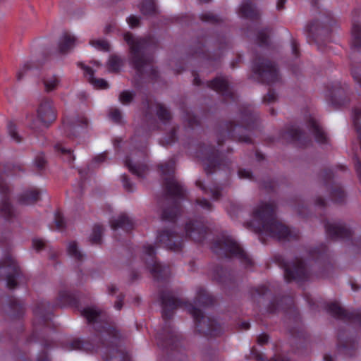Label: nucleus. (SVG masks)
I'll return each instance as SVG.
<instances>
[{"label": "nucleus", "mask_w": 361, "mask_h": 361, "mask_svg": "<svg viewBox=\"0 0 361 361\" xmlns=\"http://www.w3.org/2000/svg\"><path fill=\"white\" fill-rule=\"evenodd\" d=\"M125 165L128 167L129 171L134 175L140 178H144L146 173L148 171V167L145 164H133L130 159L127 158L125 161Z\"/></svg>", "instance_id": "nucleus-30"}, {"label": "nucleus", "mask_w": 361, "mask_h": 361, "mask_svg": "<svg viewBox=\"0 0 361 361\" xmlns=\"http://www.w3.org/2000/svg\"><path fill=\"white\" fill-rule=\"evenodd\" d=\"M156 114L160 121L164 123L169 121L172 116L170 111L162 104H157Z\"/></svg>", "instance_id": "nucleus-39"}, {"label": "nucleus", "mask_w": 361, "mask_h": 361, "mask_svg": "<svg viewBox=\"0 0 361 361\" xmlns=\"http://www.w3.org/2000/svg\"><path fill=\"white\" fill-rule=\"evenodd\" d=\"M159 168L164 176V187L166 195L171 197H183L185 189L183 185L173 177L175 171V161L172 159Z\"/></svg>", "instance_id": "nucleus-11"}, {"label": "nucleus", "mask_w": 361, "mask_h": 361, "mask_svg": "<svg viewBox=\"0 0 361 361\" xmlns=\"http://www.w3.org/2000/svg\"><path fill=\"white\" fill-rule=\"evenodd\" d=\"M34 163H35V166L39 169V170H43L45 169L46 166H47V159L44 157V154L43 153H39L35 159V161H34Z\"/></svg>", "instance_id": "nucleus-52"}, {"label": "nucleus", "mask_w": 361, "mask_h": 361, "mask_svg": "<svg viewBox=\"0 0 361 361\" xmlns=\"http://www.w3.org/2000/svg\"><path fill=\"white\" fill-rule=\"evenodd\" d=\"M0 212L6 220H11L15 216L13 207L6 197L1 200Z\"/></svg>", "instance_id": "nucleus-37"}, {"label": "nucleus", "mask_w": 361, "mask_h": 361, "mask_svg": "<svg viewBox=\"0 0 361 361\" xmlns=\"http://www.w3.org/2000/svg\"><path fill=\"white\" fill-rule=\"evenodd\" d=\"M53 306L49 302L42 301L34 309L35 316L42 322L45 323L50 319L51 310Z\"/></svg>", "instance_id": "nucleus-25"}, {"label": "nucleus", "mask_w": 361, "mask_h": 361, "mask_svg": "<svg viewBox=\"0 0 361 361\" xmlns=\"http://www.w3.org/2000/svg\"><path fill=\"white\" fill-rule=\"evenodd\" d=\"M78 300L75 297L68 291H61L59 294L56 305L57 306L71 305H75Z\"/></svg>", "instance_id": "nucleus-34"}, {"label": "nucleus", "mask_w": 361, "mask_h": 361, "mask_svg": "<svg viewBox=\"0 0 361 361\" xmlns=\"http://www.w3.org/2000/svg\"><path fill=\"white\" fill-rule=\"evenodd\" d=\"M52 100L43 98L37 110V121L46 128H48L56 118V113L52 104Z\"/></svg>", "instance_id": "nucleus-18"}, {"label": "nucleus", "mask_w": 361, "mask_h": 361, "mask_svg": "<svg viewBox=\"0 0 361 361\" xmlns=\"http://www.w3.org/2000/svg\"><path fill=\"white\" fill-rule=\"evenodd\" d=\"M104 232V228L101 225H94L92 233L90 235V240L92 244H100L102 242V236Z\"/></svg>", "instance_id": "nucleus-43"}, {"label": "nucleus", "mask_w": 361, "mask_h": 361, "mask_svg": "<svg viewBox=\"0 0 361 361\" xmlns=\"http://www.w3.org/2000/svg\"><path fill=\"white\" fill-rule=\"evenodd\" d=\"M90 44L93 47L104 51H109L110 50V45L106 40L97 39L90 41Z\"/></svg>", "instance_id": "nucleus-49"}, {"label": "nucleus", "mask_w": 361, "mask_h": 361, "mask_svg": "<svg viewBox=\"0 0 361 361\" xmlns=\"http://www.w3.org/2000/svg\"><path fill=\"white\" fill-rule=\"evenodd\" d=\"M34 68H37V66L33 65L32 63H30V62L25 63L23 65V66L22 67V68H20L19 70V71L17 73V80L18 81L21 80L23 79L24 75L26 73V72L28 70L32 69Z\"/></svg>", "instance_id": "nucleus-55"}, {"label": "nucleus", "mask_w": 361, "mask_h": 361, "mask_svg": "<svg viewBox=\"0 0 361 361\" xmlns=\"http://www.w3.org/2000/svg\"><path fill=\"white\" fill-rule=\"evenodd\" d=\"M55 148L61 152L66 160L69 163H72L75 160V157L73 155V152L71 149H66L60 144L56 145Z\"/></svg>", "instance_id": "nucleus-47"}, {"label": "nucleus", "mask_w": 361, "mask_h": 361, "mask_svg": "<svg viewBox=\"0 0 361 361\" xmlns=\"http://www.w3.org/2000/svg\"><path fill=\"white\" fill-rule=\"evenodd\" d=\"M239 15L250 20H257L259 17V13L255 5L251 2H243L239 8Z\"/></svg>", "instance_id": "nucleus-27"}, {"label": "nucleus", "mask_w": 361, "mask_h": 361, "mask_svg": "<svg viewBox=\"0 0 361 361\" xmlns=\"http://www.w3.org/2000/svg\"><path fill=\"white\" fill-rule=\"evenodd\" d=\"M214 303V298L203 288H200L193 303H185V305L195 320L197 331L204 335L216 336L221 332V326L213 318L205 316L200 309L210 307Z\"/></svg>", "instance_id": "nucleus-4"}, {"label": "nucleus", "mask_w": 361, "mask_h": 361, "mask_svg": "<svg viewBox=\"0 0 361 361\" xmlns=\"http://www.w3.org/2000/svg\"><path fill=\"white\" fill-rule=\"evenodd\" d=\"M177 140L176 137V128H173L169 135L164 139L161 140L162 145L166 146L173 144Z\"/></svg>", "instance_id": "nucleus-53"}, {"label": "nucleus", "mask_w": 361, "mask_h": 361, "mask_svg": "<svg viewBox=\"0 0 361 361\" xmlns=\"http://www.w3.org/2000/svg\"><path fill=\"white\" fill-rule=\"evenodd\" d=\"M157 242L164 248L175 252H181L184 247L183 236L169 228L158 231Z\"/></svg>", "instance_id": "nucleus-13"}, {"label": "nucleus", "mask_w": 361, "mask_h": 361, "mask_svg": "<svg viewBox=\"0 0 361 361\" xmlns=\"http://www.w3.org/2000/svg\"><path fill=\"white\" fill-rule=\"evenodd\" d=\"M40 200V191L37 189H30L23 191L19 196L18 201L23 205H30Z\"/></svg>", "instance_id": "nucleus-26"}, {"label": "nucleus", "mask_w": 361, "mask_h": 361, "mask_svg": "<svg viewBox=\"0 0 361 361\" xmlns=\"http://www.w3.org/2000/svg\"><path fill=\"white\" fill-rule=\"evenodd\" d=\"M81 314L87 319L88 323L94 324V329L101 334H105L115 339L120 337L119 331L115 324L104 312L93 307H87L83 309Z\"/></svg>", "instance_id": "nucleus-8"}, {"label": "nucleus", "mask_w": 361, "mask_h": 361, "mask_svg": "<svg viewBox=\"0 0 361 361\" xmlns=\"http://www.w3.org/2000/svg\"><path fill=\"white\" fill-rule=\"evenodd\" d=\"M185 236L195 242H202L206 236L207 228L200 221H190L185 224Z\"/></svg>", "instance_id": "nucleus-20"}, {"label": "nucleus", "mask_w": 361, "mask_h": 361, "mask_svg": "<svg viewBox=\"0 0 361 361\" xmlns=\"http://www.w3.org/2000/svg\"><path fill=\"white\" fill-rule=\"evenodd\" d=\"M276 259L279 265L283 267L284 277L288 282L302 281L308 279L310 272L302 259L295 258L291 263L286 262L281 256Z\"/></svg>", "instance_id": "nucleus-10"}, {"label": "nucleus", "mask_w": 361, "mask_h": 361, "mask_svg": "<svg viewBox=\"0 0 361 361\" xmlns=\"http://www.w3.org/2000/svg\"><path fill=\"white\" fill-rule=\"evenodd\" d=\"M84 70L85 71L86 73L89 75V80L90 82L96 87L100 88V89H106L109 87L108 82L102 78H94V70L88 66H84Z\"/></svg>", "instance_id": "nucleus-36"}, {"label": "nucleus", "mask_w": 361, "mask_h": 361, "mask_svg": "<svg viewBox=\"0 0 361 361\" xmlns=\"http://www.w3.org/2000/svg\"><path fill=\"white\" fill-rule=\"evenodd\" d=\"M207 87L221 94L226 102L235 100V94L230 87L228 78L226 77L218 76L210 81H207Z\"/></svg>", "instance_id": "nucleus-19"}, {"label": "nucleus", "mask_w": 361, "mask_h": 361, "mask_svg": "<svg viewBox=\"0 0 361 361\" xmlns=\"http://www.w3.org/2000/svg\"><path fill=\"white\" fill-rule=\"evenodd\" d=\"M76 38L68 32H64L59 41V51L65 54L72 50L75 46Z\"/></svg>", "instance_id": "nucleus-28"}, {"label": "nucleus", "mask_w": 361, "mask_h": 361, "mask_svg": "<svg viewBox=\"0 0 361 361\" xmlns=\"http://www.w3.org/2000/svg\"><path fill=\"white\" fill-rule=\"evenodd\" d=\"M68 254L78 260H82L83 255L78 248L75 242H71L68 247Z\"/></svg>", "instance_id": "nucleus-46"}, {"label": "nucleus", "mask_w": 361, "mask_h": 361, "mask_svg": "<svg viewBox=\"0 0 361 361\" xmlns=\"http://www.w3.org/2000/svg\"><path fill=\"white\" fill-rule=\"evenodd\" d=\"M6 168L8 171H11L13 173H16L18 171H23L24 168L21 164H13L9 163L7 164Z\"/></svg>", "instance_id": "nucleus-63"}, {"label": "nucleus", "mask_w": 361, "mask_h": 361, "mask_svg": "<svg viewBox=\"0 0 361 361\" xmlns=\"http://www.w3.org/2000/svg\"><path fill=\"white\" fill-rule=\"evenodd\" d=\"M0 274L5 276L7 286L15 288L17 285L16 279L20 276L21 271L16 260L11 255L6 257L0 263Z\"/></svg>", "instance_id": "nucleus-15"}, {"label": "nucleus", "mask_w": 361, "mask_h": 361, "mask_svg": "<svg viewBox=\"0 0 361 361\" xmlns=\"http://www.w3.org/2000/svg\"><path fill=\"white\" fill-rule=\"evenodd\" d=\"M180 213V207L177 201H173L172 205L163 209L161 219L164 221L173 222Z\"/></svg>", "instance_id": "nucleus-29"}, {"label": "nucleus", "mask_w": 361, "mask_h": 361, "mask_svg": "<svg viewBox=\"0 0 361 361\" xmlns=\"http://www.w3.org/2000/svg\"><path fill=\"white\" fill-rule=\"evenodd\" d=\"M196 156L202 162L204 171L208 176L228 168V161L221 157L219 151L209 143L200 144Z\"/></svg>", "instance_id": "nucleus-7"}, {"label": "nucleus", "mask_w": 361, "mask_h": 361, "mask_svg": "<svg viewBox=\"0 0 361 361\" xmlns=\"http://www.w3.org/2000/svg\"><path fill=\"white\" fill-rule=\"evenodd\" d=\"M191 54L195 56H200L202 55L204 56L206 55V53L204 50L203 44L200 42H198L197 44L194 45L192 47Z\"/></svg>", "instance_id": "nucleus-60"}, {"label": "nucleus", "mask_w": 361, "mask_h": 361, "mask_svg": "<svg viewBox=\"0 0 361 361\" xmlns=\"http://www.w3.org/2000/svg\"><path fill=\"white\" fill-rule=\"evenodd\" d=\"M94 348L92 343L87 340H82L80 338L73 339L70 343V350H80L85 352H90Z\"/></svg>", "instance_id": "nucleus-31"}, {"label": "nucleus", "mask_w": 361, "mask_h": 361, "mask_svg": "<svg viewBox=\"0 0 361 361\" xmlns=\"http://www.w3.org/2000/svg\"><path fill=\"white\" fill-rule=\"evenodd\" d=\"M276 204L262 202L253 211V221L244 226L255 233L264 232L279 240H292L298 238L297 232L291 231L276 219Z\"/></svg>", "instance_id": "nucleus-2"}, {"label": "nucleus", "mask_w": 361, "mask_h": 361, "mask_svg": "<svg viewBox=\"0 0 361 361\" xmlns=\"http://www.w3.org/2000/svg\"><path fill=\"white\" fill-rule=\"evenodd\" d=\"M253 71L263 83L270 85L280 80L276 64L267 59L256 56L253 60Z\"/></svg>", "instance_id": "nucleus-9"}, {"label": "nucleus", "mask_w": 361, "mask_h": 361, "mask_svg": "<svg viewBox=\"0 0 361 361\" xmlns=\"http://www.w3.org/2000/svg\"><path fill=\"white\" fill-rule=\"evenodd\" d=\"M259 116L255 110L250 105L243 104L240 106L238 113L234 120L225 123L219 131L217 135L218 145L220 146L224 142L226 134L238 137L239 142L251 143L249 136L240 135L242 129L254 130L258 127Z\"/></svg>", "instance_id": "nucleus-3"}, {"label": "nucleus", "mask_w": 361, "mask_h": 361, "mask_svg": "<svg viewBox=\"0 0 361 361\" xmlns=\"http://www.w3.org/2000/svg\"><path fill=\"white\" fill-rule=\"evenodd\" d=\"M154 246L147 245L144 246V259L147 269L157 280L166 278L170 274L169 267L163 265L157 262Z\"/></svg>", "instance_id": "nucleus-12"}, {"label": "nucleus", "mask_w": 361, "mask_h": 361, "mask_svg": "<svg viewBox=\"0 0 361 361\" xmlns=\"http://www.w3.org/2000/svg\"><path fill=\"white\" fill-rule=\"evenodd\" d=\"M271 33V29L265 27L261 29L257 32V39L260 46L267 47L269 45V37Z\"/></svg>", "instance_id": "nucleus-41"}, {"label": "nucleus", "mask_w": 361, "mask_h": 361, "mask_svg": "<svg viewBox=\"0 0 361 361\" xmlns=\"http://www.w3.org/2000/svg\"><path fill=\"white\" fill-rule=\"evenodd\" d=\"M110 224L114 230L121 228L126 231H131L134 226L133 219L126 214H121L117 218L111 220Z\"/></svg>", "instance_id": "nucleus-23"}, {"label": "nucleus", "mask_w": 361, "mask_h": 361, "mask_svg": "<svg viewBox=\"0 0 361 361\" xmlns=\"http://www.w3.org/2000/svg\"><path fill=\"white\" fill-rule=\"evenodd\" d=\"M283 137L294 142L299 147H306L311 143V140L299 128L292 126L283 135Z\"/></svg>", "instance_id": "nucleus-21"}, {"label": "nucleus", "mask_w": 361, "mask_h": 361, "mask_svg": "<svg viewBox=\"0 0 361 361\" xmlns=\"http://www.w3.org/2000/svg\"><path fill=\"white\" fill-rule=\"evenodd\" d=\"M46 92H50L57 89L59 84V79L56 75L46 77L42 80Z\"/></svg>", "instance_id": "nucleus-40"}, {"label": "nucleus", "mask_w": 361, "mask_h": 361, "mask_svg": "<svg viewBox=\"0 0 361 361\" xmlns=\"http://www.w3.org/2000/svg\"><path fill=\"white\" fill-rule=\"evenodd\" d=\"M333 177V172L330 169H325L319 173L321 182L326 188L331 185L330 197L331 200L335 203L342 204L345 201V192L340 185L332 183Z\"/></svg>", "instance_id": "nucleus-16"}, {"label": "nucleus", "mask_w": 361, "mask_h": 361, "mask_svg": "<svg viewBox=\"0 0 361 361\" xmlns=\"http://www.w3.org/2000/svg\"><path fill=\"white\" fill-rule=\"evenodd\" d=\"M138 8L143 16H154L157 13L154 0H142Z\"/></svg>", "instance_id": "nucleus-32"}, {"label": "nucleus", "mask_w": 361, "mask_h": 361, "mask_svg": "<svg viewBox=\"0 0 361 361\" xmlns=\"http://www.w3.org/2000/svg\"><path fill=\"white\" fill-rule=\"evenodd\" d=\"M229 275L228 271L221 267H216L213 269V277L215 280L224 283Z\"/></svg>", "instance_id": "nucleus-44"}, {"label": "nucleus", "mask_w": 361, "mask_h": 361, "mask_svg": "<svg viewBox=\"0 0 361 361\" xmlns=\"http://www.w3.org/2000/svg\"><path fill=\"white\" fill-rule=\"evenodd\" d=\"M127 22L130 27H137L140 25V18L134 15H131L127 18Z\"/></svg>", "instance_id": "nucleus-62"}, {"label": "nucleus", "mask_w": 361, "mask_h": 361, "mask_svg": "<svg viewBox=\"0 0 361 361\" xmlns=\"http://www.w3.org/2000/svg\"><path fill=\"white\" fill-rule=\"evenodd\" d=\"M195 185L197 187L200 188L204 192V194H208L209 192H210L212 194V199L214 200H218L221 197V188L219 187H214L209 190L207 188L204 186V185L200 180H196Z\"/></svg>", "instance_id": "nucleus-38"}, {"label": "nucleus", "mask_w": 361, "mask_h": 361, "mask_svg": "<svg viewBox=\"0 0 361 361\" xmlns=\"http://www.w3.org/2000/svg\"><path fill=\"white\" fill-rule=\"evenodd\" d=\"M338 351L344 355L352 356L353 355V352L355 350V345L353 344L351 348H348L347 344H338Z\"/></svg>", "instance_id": "nucleus-59"}, {"label": "nucleus", "mask_w": 361, "mask_h": 361, "mask_svg": "<svg viewBox=\"0 0 361 361\" xmlns=\"http://www.w3.org/2000/svg\"><path fill=\"white\" fill-rule=\"evenodd\" d=\"M326 233L332 238H348L352 235L351 231L345 225L336 223L325 224Z\"/></svg>", "instance_id": "nucleus-22"}, {"label": "nucleus", "mask_w": 361, "mask_h": 361, "mask_svg": "<svg viewBox=\"0 0 361 361\" xmlns=\"http://www.w3.org/2000/svg\"><path fill=\"white\" fill-rule=\"evenodd\" d=\"M212 251L219 257L235 258L245 267L254 264L252 257L231 237L223 235L217 238L212 246Z\"/></svg>", "instance_id": "nucleus-6"}, {"label": "nucleus", "mask_w": 361, "mask_h": 361, "mask_svg": "<svg viewBox=\"0 0 361 361\" xmlns=\"http://www.w3.org/2000/svg\"><path fill=\"white\" fill-rule=\"evenodd\" d=\"M201 20L210 23H215L219 22V19L217 16L214 15L212 13L208 12L201 14L200 16Z\"/></svg>", "instance_id": "nucleus-56"}, {"label": "nucleus", "mask_w": 361, "mask_h": 361, "mask_svg": "<svg viewBox=\"0 0 361 361\" xmlns=\"http://www.w3.org/2000/svg\"><path fill=\"white\" fill-rule=\"evenodd\" d=\"M9 307L13 312V317H20L24 312V307L23 303L16 298H12L9 301Z\"/></svg>", "instance_id": "nucleus-42"}, {"label": "nucleus", "mask_w": 361, "mask_h": 361, "mask_svg": "<svg viewBox=\"0 0 361 361\" xmlns=\"http://www.w3.org/2000/svg\"><path fill=\"white\" fill-rule=\"evenodd\" d=\"M63 127L65 133L68 137H72L76 136V135L72 132V131H75V130L76 128V126L75 124L63 121Z\"/></svg>", "instance_id": "nucleus-57"}, {"label": "nucleus", "mask_w": 361, "mask_h": 361, "mask_svg": "<svg viewBox=\"0 0 361 361\" xmlns=\"http://www.w3.org/2000/svg\"><path fill=\"white\" fill-rule=\"evenodd\" d=\"M328 312L334 317L345 321L357 323L361 325V311L350 312L342 307L338 302H331L327 305Z\"/></svg>", "instance_id": "nucleus-17"}, {"label": "nucleus", "mask_w": 361, "mask_h": 361, "mask_svg": "<svg viewBox=\"0 0 361 361\" xmlns=\"http://www.w3.org/2000/svg\"><path fill=\"white\" fill-rule=\"evenodd\" d=\"M310 130L314 136L316 141L320 144H325L328 142L326 133L323 130L319 123L313 118H310L307 122Z\"/></svg>", "instance_id": "nucleus-24"}, {"label": "nucleus", "mask_w": 361, "mask_h": 361, "mask_svg": "<svg viewBox=\"0 0 361 361\" xmlns=\"http://www.w3.org/2000/svg\"><path fill=\"white\" fill-rule=\"evenodd\" d=\"M352 49L354 51H361V25L354 23L352 27Z\"/></svg>", "instance_id": "nucleus-33"}, {"label": "nucleus", "mask_w": 361, "mask_h": 361, "mask_svg": "<svg viewBox=\"0 0 361 361\" xmlns=\"http://www.w3.org/2000/svg\"><path fill=\"white\" fill-rule=\"evenodd\" d=\"M326 247L324 245H321L319 247L314 248L310 251L311 256L316 259L323 258L326 255Z\"/></svg>", "instance_id": "nucleus-50"}, {"label": "nucleus", "mask_w": 361, "mask_h": 361, "mask_svg": "<svg viewBox=\"0 0 361 361\" xmlns=\"http://www.w3.org/2000/svg\"><path fill=\"white\" fill-rule=\"evenodd\" d=\"M123 65V59L116 54H111L106 64L109 71L112 73H118Z\"/></svg>", "instance_id": "nucleus-35"}, {"label": "nucleus", "mask_w": 361, "mask_h": 361, "mask_svg": "<svg viewBox=\"0 0 361 361\" xmlns=\"http://www.w3.org/2000/svg\"><path fill=\"white\" fill-rule=\"evenodd\" d=\"M8 133H9L11 137L15 142H16L17 143H20L23 140L21 136L18 134L17 129H16V126L14 123H13L11 122L9 123L8 126Z\"/></svg>", "instance_id": "nucleus-51"}, {"label": "nucleus", "mask_w": 361, "mask_h": 361, "mask_svg": "<svg viewBox=\"0 0 361 361\" xmlns=\"http://www.w3.org/2000/svg\"><path fill=\"white\" fill-rule=\"evenodd\" d=\"M123 38L129 46L130 61L137 75L156 80L159 71L152 66V51L157 47V40L152 37H136L129 32L124 34Z\"/></svg>", "instance_id": "nucleus-1"}, {"label": "nucleus", "mask_w": 361, "mask_h": 361, "mask_svg": "<svg viewBox=\"0 0 361 361\" xmlns=\"http://www.w3.org/2000/svg\"><path fill=\"white\" fill-rule=\"evenodd\" d=\"M109 118L116 123H121L122 121V114L118 109H112L109 111Z\"/></svg>", "instance_id": "nucleus-54"}, {"label": "nucleus", "mask_w": 361, "mask_h": 361, "mask_svg": "<svg viewBox=\"0 0 361 361\" xmlns=\"http://www.w3.org/2000/svg\"><path fill=\"white\" fill-rule=\"evenodd\" d=\"M160 299L164 324L162 329L157 333V339L159 345L167 348L174 345L178 340L177 332L171 326L169 320L173 317L175 310L181 307L183 302L176 298L171 292L167 290L161 292Z\"/></svg>", "instance_id": "nucleus-5"}, {"label": "nucleus", "mask_w": 361, "mask_h": 361, "mask_svg": "<svg viewBox=\"0 0 361 361\" xmlns=\"http://www.w3.org/2000/svg\"><path fill=\"white\" fill-rule=\"evenodd\" d=\"M334 20L331 16H324L311 21L305 28L308 37L314 40L327 37L331 32V26Z\"/></svg>", "instance_id": "nucleus-14"}, {"label": "nucleus", "mask_w": 361, "mask_h": 361, "mask_svg": "<svg viewBox=\"0 0 361 361\" xmlns=\"http://www.w3.org/2000/svg\"><path fill=\"white\" fill-rule=\"evenodd\" d=\"M197 204L201 206L203 209H205L208 211H211L213 209L212 204L209 202L207 199H197L196 200Z\"/></svg>", "instance_id": "nucleus-64"}, {"label": "nucleus", "mask_w": 361, "mask_h": 361, "mask_svg": "<svg viewBox=\"0 0 361 361\" xmlns=\"http://www.w3.org/2000/svg\"><path fill=\"white\" fill-rule=\"evenodd\" d=\"M277 95L273 90H269L266 95L263 97V102L270 104L276 101Z\"/></svg>", "instance_id": "nucleus-61"}, {"label": "nucleus", "mask_w": 361, "mask_h": 361, "mask_svg": "<svg viewBox=\"0 0 361 361\" xmlns=\"http://www.w3.org/2000/svg\"><path fill=\"white\" fill-rule=\"evenodd\" d=\"M184 120L188 123L190 128H194L199 125L198 118L190 111H186L184 115Z\"/></svg>", "instance_id": "nucleus-48"}, {"label": "nucleus", "mask_w": 361, "mask_h": 361, "mask_svg": "<svg viewBox=\"0 0 361 361\" xmlns=\"http://www.w3.org/2000/svg\"><path fill=\"white\" fill-rule=\"evenodd\" d=\"M54 222L56 227L59 230H61L66 226V222L63 216L60 212H56L54 214Z\"/></svg>", "instance_id": "nucleus-58"}, {"label": "nucleus", "mask_w": 361, "mask_h": 361, "mask_svg": "<svg viewBox=\"0 0 361 361\" xmlns=\"http://www.w3.org/2000/svg\"><path fill=\"white\" fill-rule=\"evenodd\" d=\"M135 96L134 92L124 90L120 93L118 99L123 105H128L133 101Z\"/></svg>", "instance_id": "nucleus-45"}]
</instances>
